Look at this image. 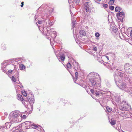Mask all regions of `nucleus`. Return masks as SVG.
<instances>
[{
	"label": "nucleus",
	"mask_w": 132,
	"mask_h": 132,
	"mask_svg": "<svg viewBox=\"0 0 132 132\" xmlns=\"http://www.w3.org/2000/svg\"><path fill=\"white\" fill-rule=\"evenodd\" d=\"M76 22L75 20H73L72 21V27H74L76 25Z\"/></svg>",
	"instance_id": "6ab92c4d"
},
{
	"label": "nucleus",
	"mask_w": 132,
	"mask_h": 132,
	"mask_svg": "<svg viewBox=\"0 0 132 132\" xmlns=\"http://www.w3.org/2000/svg\"><path fill=\"white\" fill-rule=\"evenodd\" d=\"M12 80L14 82H15L16 81V79L13 76H12Z\"/></svg>",
	"instance_id": "7c9ffc66"
},
{
	"label": "nucleus",
	"mask_w": 132,
	"mask_h": 132,
	"mask_svg": "<svg viewBox=\"0 0 132 132\" xmlns=\"http://www.w3.org/2000/svg\"><path fill=\"white\" fill-rule=\"evenodd\" d=\"M18 96V100L22 101H23V98L22 96V95L20 94H18L17 95Z\"/></svg>",
	"instance_id": "2eb2a0df"
},
{
	"label": "nucleus",
	"mask_w": 132,
	"mask_h": 132,
	"mask_svg": "<svg viewBox=\"0 0 132 132\" xmlns=\"http://www.w3.org/2000/svg\"><path fill=\"white\" fill-rule=\"evenodd\" d=\"M124 75V73L121 72H118V75L114 76V79L116 81H118L119 80H121L122 79V77Z\"/></svg>",
	"instance_id": "0eeeda50"
},
{
	"label": "nucleus",
	"mask_w": 132,
	"mask_h": 132,
	"mask_svg": "<svg viewBox=\"0 0 132 132\" xmlns=\"http://www.w3.org/2000/svg\"><path fill=\"white\" fill-rule=\"evenodd\" d=\"M92 5L90 2H87L85 3L84 5L85 10L87 12H89L91 11L92 7Z\"/></svg>",
	"instance_id": "39448f33"
},
{
	"label": "nucleus",
	"mask_w": 132,
	"mask_h": 132,
	"mask_svg": "<svg viewBox=\"0 0 132 132\" xmlns=\"http://www.w3.org/2000/svg\"><path fill=\"white\" fill-rule=\"evenodd\" d=\"M120 109L122 110H125L126 109V108L123 106H121L120 107Z\"/></svg>",
	"instance_id": "a878e982"
},
{
	"label": "nucleus",
	"mask_w": 132,
	"mask_h": 132,
	"mask_svg": "<svg viewBox=\"0 0 132 132\" xmlns=\"http://www.w3.org/2000/svg\"><path fill=\"white\" fill-rule=\"evenodd\" d=\"M19 67L21 70L24 69L25 68V66L22 64H21L20 65Z\"/></svg>",
	"instance_id": "aec40b11"
},
{
	"label": "nucleus",
	"mask_w": 132,
	"mask_h": 132,
	"mask_svg": "<svg viewBox=\"0 0 132 132\" xmlns=\"http://www.w3.org/2000/svg\"><path fill=\"white\" fill-rule=\"evenodd\" d=\"M109 60V57L107 56H103L101 57V59L99 61L101 63L103 64L106 66V67L107 68L110 69H111L112 68V66L108 62H105V61H108Z\"/></svg>",
	"instance_id": "7ed1b4c3"
},
{
	"label": "nucleus",
	"mask_w": 132,
	"mask_h": 132,
	"mask_svg": "<svg viewBox=\"0 0 132 132\" xmlns=\"http://www.w3.org/2000/svg\"><path fill=\"white\" fill-rule=\"evenodd\" d=\"M30 106H31V108H32V106L31 105H30Z\"/></svg>",
	"instance_id": "5fc2aeb1"
},
{
	"label": "nucleus",
	"mask_w": 132,
	"mask_h": 132,
	"mask_svg": "<svg viewBox=\"0 0 132 132\" xmlns=\"http://www.w3.org/2000/svg\"><path fill=\"white\" fill-rule=\"evenodd\" d=\"M114 8V7L113 6H110L109 7L110 9L111 10H113Z\"/></svg>",
	"instance_id": "c9c22d12"
},
{
	"label": "nucleus",
	"mask_w": 132,
	"mask_h": 132,
	"mask_svg": "<svg viewBox=\"0 0 132 132\" xmlns=\"http://www.w3.org/2000/svg\"><path fill=\"white\" fill-rule=\"evenodd\" d=\"M108 5L107 4H105L104 5V7L105 8H107L108 7Z\"/></svg>",
	"instance_id": "ea45409f"
},
{
	"label": "nucleus",
	"mask_w": 132,
	"mask_h": 132,
	"mask_svg": "<svg viewBox=\"0 0 132 132\" xmlns=\"http://www.w3.org/2000/svg\"><path fill=\"white\" fill-rule=\"evenodd\" d=\"M121 10V8L119 7H116L115 9V11L117 12H120Z\"/></svg>",
	"instance_id": "a211bd4d"
},
{
	"label": "nucleus",
	"mask_w": 132,
	"mask_h": 132,
	"mask_svg": "<svg viewBox=\"0 0 132 132\" xmlns=\"http://www.w3.org/2000/svg\"><path fill=\"white\" fill-rule=\"evenodd\" d=\"M85 28H86V29H87L88 28V27L87 26H86L85 27Z\"/></svg>",
	"instance_id": "3c124183"
},
{
	"label": "nucleus",
	"mask_w": 132,
	"mask_h": 132,
	"mask_svg": "<svg viewBox=\"0 0 132 132\" xmlns=\"http://www.w3.org/2000/svg\"><path fill=\"white\" fill-rule=\"evenodd\" d=\"M17 132H24L23 131H22V130L20 129V130H19Z\"/></svg>",
	"instance_id": "a19ab883"
},
{
	"label": "nucleus",
	"mask_w": 132,
	"mask_h": 132,
	"mask_svg": "<svg viewBox=\"0 0 132 132\" xmlns=\"http://www.w3.org/2000/svg\"><path fill=\"white\" fill-rule=\"evenodd\" d=\"M50 30L51 32H53V33H52L51 34L54 35L56 37V32L55 31H53V28H51L50 29Z\"/></svg>",
	"instance_id": "412c9836"
},
{
	"label": "nucleus",
	"mask_w": 132,
	"mask_h": 132,
	"mask_svg": "<svg viewBox=\"0 0 132 132\" xmlns=\"http://www.w3.org/2000/svg\"><path fill=\"white\" fill-rule=\"evenodd\" d=\"M80 34L82 36H85L86 35V33L83 30H81L79 32Z\"/></svg>",
	"instance_id": "f3484780"
},
{
	"label": "nucleus",
	"mask_w": 132,
	"mask_h": 132,
	"mask_svg": "<svg viewBox=\"0 0 132 132\" xmlns=\"http://www.w3.org/2000/svg\"><path fill=\"white\" fill-rule=\"evenodd\" d=\"M27 116L25 115H23L22 117V118L23 119H25L26 118Z\"/></svg>",
	"instance_id": "58836bf2"
},
{
	"label": "nucleus",
	"mask_w": 132,
	"mask_h": 132,
	"mask_svg": "<svg viewBox=\"0 0 132 132\" xmlns=\"http://www.w3.org/2000/svg\"><path fill=\"white\" fill-rule=\"evenodd\" d=\"M22 94L25 96H27V94L25 91H22Z\"/></svg>",
	"instance_id": "2f4dec72"
},
{
	"label": "nucleus",
	"mask_w": 132,
	"mask_h": 132,
	"mask_svg": "<svg viewBox=\"0 0 132 132\" xmlns=\"http://www.w3.org/2000/svg\"><path fill=\"white\" fill-rule=\"evenodd\" d=\"M126 103V101H122V103L125 104Z\"/></svg>",
	"instance_id": "de8ad7c7"
},
{
	"label": "nucleus",
	"mask_w": 132,
	"mask_h": 132,
	"mask_svg": "<svg viewBox=\"0 0 132 132\" xmlns=\"http://www.w3.org/2000/svg\"><path fill=\"white\" fill-rule=\"evenodd\" d=\"M75 77L76 79L77 78L78 76V73L77 72H76L75 73Z\"/></svg>",
	"instance_id": "4c0bfd02"
},
{
	"label": "nucleus",
	"mask_w": 132,
	"mask_h": 132,
	"mask_svg": "<svg viewBox=\"0 0 132 132\" xmlns=\"http://www.w3.org/2000/svg\"><path fill=\"white\" fill-rule=\"evenodd\" d=\"M93 50L95 51H97V47L95 46H94L93 47Z\"/></svg>",
	"instance_id": "c85d7f7f"
},
{
	"label": "nucleus",
	"mask_w": 132,
	"mask_h": 132,
	"mask_svg": "<svg viewBox=\"0 0 132 132\" xmlns=\"http://www.w3.org/2000/svg\"><path fill=\"white\" fill-rule=\"evenodd\" d=\"M114 1V0H110L109 2V4L112 5L113 4Z\"/></svg>",
	"instance_id": "b1692460"
},
{
	"label": "nucleus",
	"mask_w": 132,
	"mask_h": 132,
	"mask_svg": "<svg viewBox=\"0 0 132 132\" xmlns=\"http://www.w3.org/2000/svg\"><path fill=\"white\" fill-rule=\"evenodd\" d=\"M110 122L111 125H114L116 123V120L112 118L111 119Z\"/></svg>",
	"instance_id": "dca6fc26"
},
{
	"label": "nucleus",
	"mask_w": 132,
	"mask_h": 132,
	"mask_svg": "<svg viewBox=\"0 0 132 132\" xmlns=\"http://www.w3.org/2000/svg\"><path fill=\"white\" fill-rule=\"evenodd\" d=\"M19 127V126H17V128H18Z\"/></svg>",
	"instance_id": "603ef678"
},
{
	"label": "nucleus",
	"mask_w": 132,
	"mask_h": 132,
	"mask_svg": "<svg viewBox=\"0 0 132 132\" xmlns=\"http://www.w3.org/2000/svg\"><path fill=\"white\" fill-rule=\"evenodd\" d=\"M95 95L96 96H98L100 94V93L99 92H95Z\"/></svg>",
	"instance_id": "473e14b6"
},
{
	"label": "nucleus",
	"mask_w": 132,
	"mask_h": 132,
	"mask_svg": "<svg viewBox=\"0 0 132 132\" xmlns=\"http://www.w3.org/2000/svg\"><path fill=\"white\" fill-rule=\"evenodd\" d=\"M59 51L55 52V53L57 59L60 61V59L62 61L64 60L65 59V55L63 54L61 55Z\"/></svg>",
	"instance_id": "423d86ee"
},
{
	"label": "nucleus",
	"mask_w": 132,
	"mask_h": 132,
	"mask_svg": "<svg viewBox=\"0 0 132 132\" xmlns=\"http://www.w3.org/2000/svg\"><path fill=\"white\" fill-rule=\"evenodd\" d=\"M82 87L84 88H86V86L85 85H82Z\"/></svg>",
	"instance_id": "a18cd8bd"
},
{
	"label": "nucleus",
	"mask_w": 132,
	"mask_h": 132,
	"mask_svg": "<svg viewBox=\"0 0 132 132\" xmlns=\"http://www.w3.org/2000/svg\"><path fill=\"white\" fill-rule=\"evenodd\" d=\"M97 0L100 1H101V0Z\"/></svg>",
	"instance_id": "6e6d98bb"
},
{
	"label": "nucleus",
	"mask_w": 132,
	"mask_h": 132,
	"mask_svg": "<svg viewBox=\"0 0 132 132\" xmlns=\"http://www.w3.org/2000/svg\"><path fill=\"white\" fill-rule=\"evenodd\" d=\"M42 31H43V33L44 34H45L46 35H47V32H48V30L46 28L44 30V28H42Z\"/></svg>",
	"instance_id": "ddd939ff"
},
{
	"label": "nucleus",
	"mask_w": 132,
	"mask_h": 132,
	"mask_svg": "<svg viewBox=\"0 0 132 132\" xmlns=\"http://www.w3.org/2000/svg\"><path fill=\"white\" fill-rule=\"evenodd\" d=\"M67 68H71V64L69 63L67 64Z\"/></svg>",
	"instance_id": "bb28decb"
},
{
	"label": "nucleus",
	"mask_w": 132,
	"mask_h": 132,
	"mask_svg": "<svg viewBox=\"0 0 132 132\" xmlns=\"http://www.w3.org/2000/svg\"><path fill=\"white\" fill-rule=\"evenodd\" d=\"M22 116V114H20L19 111H15L10 113L9 118L10 121L13 122H19L21 120Z\"/></svg>",
	"instance_id": "f03ea898"
},
{
	"label": "nucleus",
	"mask_w": 132,
	"mask_h": 132,
	"mask_svg": "<svg viewBox=\"0 0 132 132\" xmlns=\"http://www.w3.org/2000/svg\"><path fill=\"white\" fill-rule=\"evenodd\" d=\"M4 126H0V130H2L4 129Z\"/></svg>",
	"instance_id": "e433bc0d"
},
{
	"label": "nucleus",
	"mask_w": 132,
	"mask_h": 132,
	"mask_svg": "<svg viewBox=\"0 0 132 132\" xmlns=\"http://www.w3.org/2000/svg\"><path fill=\"white\" fill-rule=\"evenodd\" d=\"M129 72H127L130 74H132V67L130 68V69L128 70Z\"/></svg>",
	"instance_id": "c756f323"
},
{
	"label": "nucleus",
	"mask_w": 132,
	"mask_h": 132,
	"mask_svg": "<svg viewBox=\"0 0 132 132\" xmlns=\"http://www.w3.org/2000/svg\"><path fill=\"white\" fill-rule=\"evenodd\" d=\"M118 81H116V82H117V81H118ZM116 83H117V82H116Z\"/></svg>",
	"instance_id": "864d4df0"
},
{
	"label": "nucleus",
	"mask_w": 132,
	"mask_h": 132,
	"mask_svg": "<svg viewBox=\"0 0 132 132\" xmlns=\"http://www.w3.org/2000/svg\"><path fill=\"white\" fill-rule=\"evenodd\" d=\"M130 96L132 97V93H130Z\"/></svg>",
	"instance_id": "8fccbe9b"
},
{
	"label": "nucleus",
	"mask_w": 132,
	"mask_h": 132,
	"mask_svg": "<svg viewBox=\"0 0 132 132\" xmlns=\"http://www.w3.org/2000/svg\"><path fill=\"white\" fill-rule=\"evenodd\" d=\"M88 76L89 77L92 85L95 88H99L101 86L100 77L99 75L97 73L94 72L90 73Z\"/></svg>",
	"instance_id": "f257e3e1"
},
{
	"label": "nucleus",
	"mask_w": 132,
	"mask_h": 132,
	"mask_svg": "<svg viewBox=\"0 0 132 132\" xmlns=\"http://www.w3.org/2000/svg\"><path fill=\"white\" fill-rule=\"evenodd\" d=\"M95 36L96 37H98L100 36V34L98 32H96L95 34Z\"/></svg>",
	"instance_id": "72a5a7b5"
},
{
	"label": "nucleus",
	"mask_w": 132,
	"mask_h": 132,
	"mask_svg": "<svg viewBox=\"0 0 132 132\" xmlns=\"http://www.w3.org/2000/svg\"><path fill=\"white\" fill-rule=\"evenodd\" d=\"M37 22H38V23L39 24H40L42 22L40 21H39L38 20V21Z\"/></svg>",
	"instance_id": "c03bdc74"
},
{
	"label": "nucleus",
	"mask_w": 132,
	"mask_h": 132,
	"mask_svg": "<svg viewBox=\"0 0 132 132\" xmlns=\"http://www.w3.org/2000/svg\"><path fill=\"white\" fill-rule=\"evenodd\" d=\"M31 95V98L29 96L27 97V98L28 101L30 102L31 103H33L34 102V95L32 94L30 95Z\"/></svg>",
	"instance_id": "9d476101"
},
{
	"label": "nucleus",
	"mask_w": 132,
	"mask_h": 132,
	"mask_svg": "<svg viewBox=\"0 0 132 132\" xmlns=\"http://www.w3.org/2000/svg\"><path fill=\"white\" fill-rule=\"evenodd\" d=\"M119 87L120 89L124 90L126 92H128L129 91V89L128 87L126 84L125 82H123L119 85Z\"/></svg>",
	"instance_id": "20e7f679"
},
{
	"label": "nucleus",
	"mask_w": 132,
	"mask_h": 132,
	"mask_svg": "<svg viewBox=\"0 0 132 132\" xmlns=\"http://www.w3.org/2000/svg\"><path fill=\"white\" fill-rule=\"evenodd\" d=\"M22 103L25 106L26 108L29 109L28 105L29 104V102L25 100L22 101Z\"/></svg>",
	"instance_id": "9b49d317"
},
{
	"label": "nucleus",
	"mask_w": 132,
	"mask_h": 132,
	"mask_svg": "<svg viewBox=\"0 0 132 132\" xmlns=\"http://www.w3.org/2000/svg\"><path fill=\"white\" fill-rule=\"evenodd\" d=\"M12 70H9L8 71L9 72V73H11V72H12Z\"/></svg>",
	"instance_id": "37998d69"
},
{
	"label": "nucleus",
	"mask_w": 132,
	"mask_h": 132,
	"mask_svg": "<svg viewBox=\"0 0 132 132\" xmlns=\"http://www.w3.org/2000/svg\"><path fill=\"white\" fill-rule=\"evenodd\" d=\"M23 4H24V2H23L21 3V7H22L23 6Z\"/></svg>",
	"instance_id": "79ce46f5"
},
{
	"label": "nucleus",
	"mask_w": 132,
	"mask_h": 132,
	"mask_svg": "<svg viewBox=\"0 0 132 132\" xmlns=\"http://www.w3.org/2000/svg\"><path fill=\"white\" fill-rule=\"evenodd\" d=\"M74 3H75L76 5L78 4L80 2V0H73Z\"/></svg>",
	"instance_id": "5701e85b"
},
{
	"label": "nucleus",
	"mask_w": 132,
	"mask_h": 132,
	"mask_svg": "<svg viewBox=\"0 0 132 132\" xmlns=\"http://www.w3.org/2000/svg\"><path fill=\"white\" fill-rule=\"evenodd\" d=\"M2 71L4 72H6L7 71L6 70H4V69H2Z\"/></svg>",
	"instance_id": "09e8293b"
},
{
	"label": "nucleus",
	"mask_w": 132,
	"mask_h": 132,
	"mask_svg": "<svg viewBox=\"0 0 132 132\" xmlns=\"http://www.w3.org/2000/svg\"><path fill=\"white\" fill-rule=\"evenodd\" d=\"M130 36L132 37V30L131 31V32L130 33Z\"/></svg>",
	"instance_id": "49530a36"
},
{
	"label": "nucleus",
	"mask_w": 132,
	"mask_h": 132,
	"mask_svg": "<svg viewBox=\"0 0 132 132\" xmlns=\"http://www.w3.org/2000/svg\"><path fill=\"white\" fill-rule=\"evenodd\" d=\"M73 65L74 67L75 68H78V63L76 62V61H75L73 59Z\"/></svg>",
	"instance_id": "f8f14e48"
},
{
	"label": "nucleus",
	"mask_w": 132,
	"mask_h": 132,
	"mask_svg": "<svg viewBox=\"0 0 132 132\" xmlns=\"http://www.w3.org/2000/svg\"><path fill=\"white\" fill-rule=\"evenodd\" d=\"M25 123L26 125H27V126L28 125L31 126V122L30 121H27L25 122Z\"/></svg>",
	"instance_id": "4be33fe9"
},
{
	"label": "nucleus",
	"mask_w": 132,
	"mask_h": 132,
	"mask_svg": "<svg viewBox=\"0 0 132 132\" xmlns=\"http://www.w3.org/2000/svg\"><path fill=\"white\" fill-rule=\"evenodd\" d=\"M10 123L8 122H6L5 124V128L6 129H8L10 128Z\"/></svg>",
	"instance_id": "4468645a"
},
{
	"label": "nucleus",
	"mask_w": 132,
	"mask_h": 132,
	"mask_svg": "<svg viewBox=\"0 0 132 132\" xmlns=\"http://www.w3.org/2000/svg\"><path fill=\"white\" fill-rule=\"evenodd\" d=\"M106 108L107 111L109 112H111L112 110V108H110L109 106H107Z\"/></svg>",
	"instance_id": "393cba45"
},
{
	"label": "nucleus",
	"mask_w": 132,
	"mask_h": 132,
	"mask_svg": "<svg viewBox=\"0 0 132 132\" xmlns=\"http://www.w3.org/2000/svg\"><path fill=\"white\" fill-rule=\"evenodd\" d=\"M90 91L92 94H94L95 93L93 89H91L90 90Z\"/></svg>",
	"instance_id": "f704fd0d"
},
{
	"label": "nucleus",
	"mask_w": 132,
	"mask_h": 132,
	"mask_svg": "<svg viewBox=\"0 0 132 132\" xmlns=\"http://www.w3.org/2000/svg\"><path fill=\"white\" fill-rule=\"evenodd\" d=\"M31 126H32V128H34L36 129L38 127L37 126V125L35 124L33 125H31Z\"/></svg>",
	"instance_id": "cd10ccee"
},
{
	"label": "nucleus",
	"mask_w": 132,
	"mask_h": 132,
	"mask_svg": "<svg viewBox=\"0 0 132 132\" xmlns=\"http://www.w3.org/2000/svg\"><path fill=\"white\" fill-rule=\"evenodd\" d=\"M132 67V66L129 63H126L124 65V68L126 72H129L128 70Z\"/></svg>",
	"instance_id": "1a4fd4ad"
},
{
	"label": "nucleus",
	"mask_w": 132,
	"mask_h": 132,
	"mask_svg": "<svg viewBox=\"0 0 132 132\" xmlns=\"http://www.w3.org/2000/svg\"><path fill=\"white\" fill-rule=\"evenodd\" d=\"M124 14L123 12H121L117 13L116 15L118 19L120 20H121L123 19L124 16Z\"/></svg>",
	"instance_id": "6e6552de"
}]
</instances>
